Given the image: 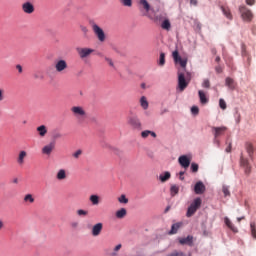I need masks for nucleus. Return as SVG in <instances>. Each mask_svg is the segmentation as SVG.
Here are the masks:
<instances>
[{
    "label": "nucleus",
    "mask_w": 256,
    "mask_h": 256,
    "mask_svg": "<svg viewBox=\"0 0 256 256\" xmlns=\"http://www.w3.org/2000/svg\"><path fill=\"white\" fill-rule=\"evenodd\" d=\"M191 81V73L187 72L186 76L182 72H178V89L179 91H185L189 87Z\"/></svg>",
    "instance_id": "f257e3e1"
},
{
    "label": "nucleus",
    "mask_w": 256,
    "mask_h": 256,
    "mask_svg": "<svg viewBox=\"0 0 256 256\" xmlns=\"http://www.w3.org/2000/svg\"><path fill=\"white\" fill-rule=\"evenodd\" d=\"M92 27V31L95 35V37H97L98 41L100 43H105V41H107V35L105 34V31L103 30V28H101L97 23L93 22L91 24Z\"/></svg>",
    "instance_id": "f03ea898"
},
{
    "label": "nucleus",
    "mask_w": 256,
    "mask_h": 256,
    "mask_svg": "<svg viewBox=\"0 0 256 256\" xmlns=\"http://www.w3.org/2000/svg\"><path fill=\"white\" fill-rule=\"evenodd\" d=\"M73 116L77 119L78 123H83L87 119V112L81 106H73L71 108Z\"/></svg>",
    "instance_id": "7ed1b4c3"
},
{
    "label": "nucleus",
    "mask_w": 256,
    "mask_h": 256,
    "mask_svg": "<svg viewBox=\"0 0 256 256\" xmlns=\"http://www.w3.org/2000/svg\"><path fill=\"white\" fill-rule=\"evenodd\" d=\"M201 203H203V201L200 197L194 199L187 209L186 217H193V215L197 213V210L201 208Z\"/></svg>",
    "instance_id": "20e7f679"
},
{
    "label": "nucleus",
    "mask_w": 256,
    "mask_h": 256,
    "mask_svg": "<svg viewBox=\"0 0 256 256\" xmlns=\"http://www.w3.org/2000/svg\"><path fill=\"white\" fill-rule=\"evenodd\" d=\"M63 71H65V60H56L54 63V68H47L46 73L51 75L53 73H63Z\"/></svg>",
    "instance_id": "39448f33"
},
{
    "label": "nucleus",
    "mask_w": 256,
    "mask_h": 256,
    "mask_svg": "<svg viewBox=\"0 0 256 256\" xmlns=\"http://www.w3.org/2000/svg\"><path fill=\"white\" fill-rule=\"evenodd\" d=\"M239 11L243 21L250 23V21L253 20V12H251V10H249L246 6H240Z\"/></svg>",
    "instance_id": "423d86ee"
},
{
    "label": "nucleus",
    "mask_w": 256,
    "mask_h": 256,
    "mask_svg": "<svg viewBox=\"0 0 256 256\" xmlns=\"http://www.w3.org/2000/svg\"><path fill=\"white\" fill-rule=\"evenodd\" d=\"M128 125H130V127H133L134 129H137L138 131H141V129H143L141 120H139L137 116L128 117Z\"/></svg>",
    "instance_id": "0eeeda50"
},
{
    "label": "nucleus",
    "mask_w": 256,
    "mask_h": 256,
    "mask_svg": "<svg viewBox=\"0 0 256 256\" xmlns=\"http://www.w3.org/2000/svg\"><path fill=\"white\" fill-rule=\"evenodd\" d=\"M172 57L174 59V62L175 63H179L180 64V67H182V69H185L187 67V58H181L179 56V51L175 50L173 53H172Z\"/></svg>",
    "instance_id": "6e6552de"
},
{
    "label": "nucleus",
    "mask_w": 256,
    "mask_h": 256,
    "mask_svg": "<svg viewBox=\"0 0 256 256\" xmlns=\"http://www.w3.org/2000/svg\"><path fill=\"white\" fill-rule=\"evenodd\" d=\"M76 51L80 59H87L92 53H95V50L92 48H77Z\"/></svg>",
    "instance_id": "1a4fd4ad"
},
{
    "label": "nucleus",
    "mask_w": 256,
    "mask_h": 256,
    "mask_svg": "<svg viewBox=\"0 0 256 256\" xmlns=\"http://www.w3.org/2000/svg\"><path fill=\"white\" fill-rule=\"evenodd\" d=\"M22 11L26 13V15H32V13H35V5L29 1L24 2L22 4Z\"/></svg>",
    "instance_id": "9d476101"
},
{
    "label": "nucleus",
    "mask_w": 256,
    "mask_h": 256,
    "mask_svg": "<svg viewBox=\"0 0 256 256\" xmlns=\"http://www.w3.org/2000/svg\"><path fill=\"white\" fill-rule=\"evenodd\" d=\"M227 131V127L221 126V127H212V133L215 137V139H219L222 135H225V132Z\"/></svg>",
    "instance_id": "9b49d317"
},
{
    "label": "nucleus",
    "mask_w": 256,
    "mask_h": 256,
    "mask_svg": "<svg viewBox=\"0 0 256 256\" xmlns=\"http://www.w3.org/2000/svg\"><path fill=\"white\" fill-rule=\"evenodd\" d=\"M240 165L245 169L246 175H249V173H251V166L249 165V160L243 157V154H241V157H240Z\"/></svg>",
    "instance_id": "f8f14e48"
},
{
    "label": "nucleus",
    "mask_w": 256,
    "mask_h": 256,
    "mask_svg": "<svg viewBox=\"0 0 256 256\" xmlns=\"http://www.w3.org/2000/svg\"><path fill=\"white\" fill-rule=\"evenodd\" d=\"M178 163L183 167L184 169L189 168V165H191V159H189L187 156L182 155L178 158Z\"/></svg>",
    "instance_id": "ddd939ff"
},
{
    "label": "nucleus",
    "mask_w": 256,
    "mask_h": 256,
    "mask_svg": "<svg viewBox=\"0 0 256 256\" xmlns=\"http://www.w3.org/2000/svg\"><path fill=\"white\" fill-rule=\"evenodd\" d=\"M194 193H196V195H203V193H205V184L201 181L197 182L194 186Z\"/></svg>",
    "instance_id": "4468645a"
},
{
    "label": "nucleus",
    "mask_w": 256,
    "mask_h": 256,
    "mask_svg": "<svg viewBox=\"0 0 256 256\" xmlns=\"http://www.w3.org/2000/svg\"><path fill=\"white\" fill-rule=\"evenodd\" d=\"M101 231H103V223H97L92 227V235L93 237H99L101 235Z\"/></svg>",
    "instance_id": "2eb2a0df"
},
{
    "label": "nucleus",
    "mask_w": 256,
    "mask_h": 256,
    "mask_svg": "<svg viewBox=\"0 0 256 256\" xmlns=\"http://www.w3.org/2000/svg\"><path fill=\"white\" fill-rule=\"evenodd\" d=\"M180 245H189V247H193V236L189 235L185 238H179Z\"/></svg>",
    "instance_id": "dca6fc26"
},
{
    "label": "nucleus",
    "mask_w": 256,
    "mask_h": 256,
    "mask_svg": "<svg viewBox=\"0 0 256 256\" xmlns=\"http://www.w3.org/2000/svg\"><path fill=\"white\" fill-rule=\"evenodd\" d=\"M26 158H27V152L25 150H21L17 158L18 165H25Z\"/></svg>",
    "instance_id": "f3484780"
},
{
    "label": "nucleus",
    "mask_w": 256,
    "mask_h": 256,
    "mask_svg": "<svg viewBox=\"0 0 256 256\" xmlns=\"http://www.w3.org/2000/svg\"><path fill=\"white\" fill-rule=\"evenodd\" d=\"M36 132L38 133V135L43 138L47 135L48 133V129H47V126L45 125H40L36 128Z\"/></svg>",
    "instance_id": "a211bd4d"
},
{
    "label": "nucleus",
    "mask_w": 256,
    "mask_h": 256,
    "mask_svg": "<svg viewBox=\"0 0 256 256\" xmlns=\"http://www.w3.org/2000/svg\"><path fill=\"white\" fill-rule=\"evenodd\" d=\"M161 29L164 31H171V21L169 18L164 19L160 24Z\"/></svg>",
    "instance_id": "6ab92c4d"
},
{
    "label": "nucleus",
    "mask_w": 256,
    "mask_h": 256,
    "mask_svg": "<svg viewBox=\"0 0 256 256\" xmlns=\"http://www.w3.org/2000/svg\"><path fill=\"white\" fill-rule=\"evenodd\" d=\"M221 11L226 19H229L230 21L233 20V14H231V9H229V7L221 6Z\"/></svg>",
    "instance_id": "aec40b11"
},
{
    "label": "nucleus",
    "mask_w": 256,
    "mask_h": 256,
    "mask_svg": "<svg viewBox=\"0 0 256 256\" xmlns=\"http://www.w3.org/2000/svg\"><path fill=\"white\" fill-rule=\"evenodd\" d=\"M198 95H199L200 103L202 105H207V103H209V98H207L203 90L198 91Z\"/></svg>",
    "instance_id": "412c9836"
},
{
    "label": "nucleus",
    "mask_w": 256,
    "mask_h": 256,
    "mask_svg": "<svg viewBox=\"0 0 256 256\" xmlns=\"http://www.w3.org/2000/svg\"><path fill=\"white\" fill-rule=\"evenodd\" d=\"M224 223L227 226L228 229L232 230L233 233H237V227H235V225H233V222H231V220L229 218H224Z\"/></svg>",
    "instance_id": "4be33fe9"
},
{
    "label": "nucleus",
    "mask_w": 256,
    "mask_h": 256,
    "mask_svg": "<svg viewBox=\"0 0 256 256\" xmlns=\"http://www.w3.org/2000/svg\"><path fill=\"white\" fill-rule=\"evenodd\" d=\"M245 147H246V151H247V153H248L250 159H253V155H254V153H255V150H254V148H253V144L247 142L246 145H245Z\"/></svg>",
    "instance_id": "5701e85b"
},
{
    "label": "nucleus",
    "mask_w": 256,
    "mask_h": 256,
    "mask_svg": "<svg viewBox=\"0 0 256 256\" xmlns=\"http://www.w3.org/2000/svg\"><path fill=\"white\" fill-rule=\"evenodd\" d=\"M125 217H127V209L121 208L120 210L116 211L117 219H125Z\"/></svg>",
    "instance_id": "b1692460"
},
{
    "label": "nucleus",
    "mask_w": 256,
    "mask_h": 256,
    "mask_svg": "<svg viewBox=\"0 0 256 256\" xmlns=\"http://www.w3.org/2000/svg\"><path fill=\"white\" fill-rule=\"evenodd\" d=\"M149 135H151V137H157V134L153 131L150 130H145L141 132V138L142 139H147L149 137Z\"/></svg>",
    "instance_id": "393cba45"
},
{
    "label": "nucleus",
    "mask_w": 256,
    "mask_h": 256,
    "mask_svg": "<svg viewBox=\"0 0 256 256\" xmlns=\"http://www.w3.org/2000/svg\"><path fill=\"white\" fill-rule=\"evenodd\" d=\"M42 153L44 155H51L53 153V144H48L42 148Z\"/></svg>",
    "instance_id": "a878e982"
},
{
    "label": "nucleus",
    "mask_w": 256,
    "mask_h": 256,
    "mask_svg": "<svg viewBox=\"0 0 256 256\" xmlns=\"http://www.w3.org/2000/svg\"><path fill=\"white\" fill-rule=\"evenodd\" d=\"M183 223L178 222L172 225L169 235H175Z\"/></svg>",
    "instance_id": "bb28decb"
},
{
    "label": "nucleus",
    "mask_w": 256,
    "mask_h": 256,
    "mask_svg": "<svg viewBox=\"0 0 256 256\" xmlns=\"http://www.w3.org/2000/svg\"><path fill=\"white\" fill-rule=\"evenodd\" d=\"M23 201L26 204H33V203H35V197H33V194H26L24 196Z\"/></svg>",
    "instance_id": "cd10ccee"
},
{
    "label": "nucleus",
    "mask_w": 256,
    "mask_h": 256,
    "mask_svg": "<svg viewBox=\"0 0 256 256\" xmlns=\"http://www.w3.org/2000/svg\"><path fill=\"white\" fill-rule=\"evenodd\" d=\"M140 105H141L142 109H144V110L149 109V102L147 101V97L142 96L140 98Z\"/></svg>",
    "instance_id": "c85d7f7f"
},
{
    "label": "nucleus",
    "mask_w": 256,
    "mask_h": 256,
    "mask_svg": "<svg viewBox=\"0 0 256 256\" xmlns=\"http://www.w3.org/2000/svg\"><path fill=\"white\" fill-rule=\"evenodd\" d=\"M159 179L161 183H165L166 181H169V179H171V173L165 172L164 174H160Z\"/></svg>",
    "instance_id": "c756f323"
},
{
    "label": "nucleus",
    "mask_w": 256,
    "mask_h": 256,
    "mask_svg": "<svg viewBox=\"0 0 256 256\" xmlns=\"http://www.w3.org/2000/svg\"><path fill=\"white\" fill-rule=\"evenodd\" d=\"M225 83H226V87H228L229 89H235V80H233L232 78L230 77H227L226 80H225Z\"/></svg>",
    "instance_id": "7c9ffc66"
},
{
    "label": "nucleus",
    "mask_w": 256,
    "mask_h": 256,
    "mask_svg": "<svg viewBox=\"0 0 256 256\" xmlns=\"http://www.w3.org/2000/svg\"><path fill=\"white\" fill-rule=\"evenodd\" d=\"M139 5H141L143 7V9L146 10L147 13H149V11H151V5H149V2H147V0H140Z\"/></svg>",
    "instance_id": "2f4dec72"
},
{
    "label": "nucleus",
    "mask_w": 256,
    "mask_h": 256,
    "mask_svg": "<svg viewBox=\"0 0 256 256\" xmlns=\"http://www.w3.org/2000/svg\"><path fill=\"white\" fill-rule=\"evenodd\" d=\"M90 202L92 203V205H99V196L98 195H91L89 198Z\"/></svg>",
    "instance_id": "473e14b6"
},
{
    "label": "nucleus",
    "mask_w": 256,
    "mask_h": 256,
    "mask_svg": "<svg viewBox=\"0 0 256 256\" xmlns=\"http://www.w3.org/2000/svg\"><path fill=\"white\" fill-rule=\"evenodd\" d=\"M251 235L253 239H256V224L255 222L250 223Z\"/></svg>",
    "instance_id": "72a5a7b5"
},
{
    "label": "nucleus",
    "mask_w": 256,
    "mask_h": 256,
    "mask_svg": "<svg viewBox=\"0 0 256 256\" xmlns=\"http://www.w3.org/2000/svg\"><path fill=\"white\" fill-rule=\"evenodd\" d=\"M170 193H171L172 197H175V195H177V193H179V188L177 187V185L171 186Z\"/></svg>",
    "instance_id": "f704fd0d"
},
{
    "label": "nucleus",
    "mask_w": 256,
    "mask_h": 256,
    "mask_svg": "<svg viewBox=\"0 0 256 256\" xmlns=\"http://www.w3.org/2000/svg\"><path fill=\"white\" fill-rule=\"evenodd\" d=\"M165 19H167V14H159L155 16V21H159L161 23H163Z\"/></svg>",
    "instance_id": "c9c22d12"
},
{
    "label": "nucleus",
    "mask_w": 256,
    "mask_h": 256,
    "mask_svg": "<svg viewBox=\"0 0 256 256\" xmlns=\"http://www.w3.org/2000/svg\"><path fill=\"white\" fill-rule=\"evenodd\" d=\"M124 7H132L133 5V0H119Z\"/></svg>",
    "instance_id": "e433bc0d"
},
{
    "label": "nucleus",
    "mask_w": 256,
    "mask_h": 256,
    "mask_svg": "<svg viewBox=\"0 0 256 256\" xmlns=\"http://www.w3.org/2000/svg\"><path fill=\"white\" fill-rule=\"evenodd\" d=\"M104 60L106 61V63H108V65L110 67H112L113 69H115V63L113 62V59L107 57V56H104Z\"/></svg>",
    "instance_id": "4c0bfd02"
},
{
    "label": "nucleus",
    "mask_w": 256,
    "mask_h": 256,
    "mask_svg": "<svg viewBox=\"0 0 256 256\" xmlns=\"http://www.w3.org/2000/svg\"><path fill=\"white\" fill-rule=\"evenodd\" d=\"M80 31L83 33L84 37H87V35H89V28H87V26H80Z\"/></svg>",
    "instance_id": "58836bf2"
},
{
    "label": "nucleus",
    "mask_w": 256,
    "mask_h": 256,
    "mask_svg": "<svg viewBox=\"0 0 256 256\" xmlns=\"http://www.w3.org/2000/svg\"><path fill=\"white\" fill-rule=\"evenodd\" d=\"M159 65L160 67H163L165 65V53H160V58H159Z\"/></svg>",
    "instance_id": "ea45409f"
},
{
    "label": "nucleus",
    "mask_w": 256,
    "mask_h": 256,
    "mask_svg": "<svg viewBox=\"0 0 256 256\" xmlns=\"http://www.w3.org/2000/svg\"><path fill=\"white\" fill-rule=\"evenodd\" d=\"M222 192L224 193V197H230L231 196V192L229 191V187H227V186H223Z\"/></svg>",
    "instance_id": "a19ab883"
},
{
    "label": "nucleus",
    "mask_w": 256,
    "mask_h": 256,
    "mask_svg": "<svg viewBox=\"0 0 256 256\" xmlns=\"http://www.w3.org/2000/svg\"><path fill=\"white\" fill-rule=\"evenodd\" d=\"M118 201H119V203H125V204L129 203V199H127V197H126L124 194H122V195L118 198Z\"/></svg>",
    "instance_id": "79ce46f5"
},
{
    "label": "nucleus",
    "mask_w": 256,
    "mask_h": 256,
    "mask_svg": "<svg viewBox=\"0 0 256 256\" xmlns=\"http://www.w3.org/2000/svg\"><path fill=\"white\" fill-rule=\"evenodd\" d=\"M219 107L222 108L224 111H225V109H227V103L225 102V100L223 98H221L219 100Z\"/></svg>",
    "instance_id": "37998d69"
},
{
    "label": "nucleus",
    "mask_w": 256,
    "mask_h": 256,
    "mask_svg": "<svg viewBox=\"0 0 256 256\" xmlns=\"http://www.w3.org/2000/svg\"><path fill=\"white\" fill-rule=\"evenodd\" d=\"M167 256H184L182 251L174 250L173 252L169 253Z\"/></svg>",
    "instance_id": "c03bdc74"
},
{
    "label": "nucleus",
    "mask_w": 256,
    "mask_h": 256,
    "mask_svg": "<svg viewBox=\"0 0 256 256\" xmlns=\"http://www.w3.org/2000/svg\"><path fill=\"white\" fill-rule=\"evenodd\" d=\"M81 155H83V151L82 150H77L76 152H74L72 154V157H74V159H79L81 157Z\"/></svg>",
    "instance_id": "a18cd8bd"
},
{
    "label": "nucleus",
    "mask_w": 256,
    "mask_h": 256,
    "mask_svg": "<svg viewBox=\"0 0 256 256\" xmlns=\"http://www.w3.org/2000/svg\"><path fill=\"white\" fill-rule=\"evenodd\" d=\"M57 179L61 180V179H65V170L61 169L58 174H57Z\"/></svg>",
    "instance_id": "49530a36"
},
{
    "label": "nucleus",
    "mask_w": 256,
    "mask_h": 256,
    "mask_svg": "<svg viewBox=\"0 0 256 256\" xmlns=\"http://www.w3.org/2000/svg\"><path fill=\"white\" fill-rule=\"evenodd\" d=\"M202 87H204L205 89H209V87H211V82L209 81V79H204Z\"/></svg>",
    "instance_id": "de8ad7c7"
},
{
    "label": "nucleus",
    "mask_w": 256,
    "mask_h": 256,
    "mask_svg": "<svg viewBox=\"0 0 256 256\" xmlns=\"http://www.w3.org/2000/svg\"><path fill=\"white\" fill-rule=\"evenodd\" d=\"M191 171H192V173H197V171H199V165L197 163H192Z\"/></svg>",
    "instance_id": "09e8293b"
},
{
    "label": "nucleus",
    "mask_w": 256,
    "mask_h": 256,
    "mask_svg": "<svg viewBox=\"0 0 256 256\" xmlns=\"http://www.w3.org/2000/svg\"><path fill=\"white\" fill-rule=\"evenodd\" d=\"M191 113H192L193 115H199V107L193 106V107L191 108Z\"/></svg>",
    "instance_id": "8fccbe9b"
},
{
    "label": "nucleus",
    "mask_w": 256,
    "mask_h": 256,
    "mask_svg": "<svg viewBox=\"0 0 256 256\" xmlns=\"http://www.w3.org/2000/svg\"><path fill=\"white\" fill-rule=\"evenodd\" d=\"M215 71H216V73H223V68L218 65L215 67Z\"/></svg>",
    "instance_id": "3c124183"
},
{
    "label": "nucleus",
    "mask_w": 256,
    "mask_h": 256,
    "mask_svg": "<svg viewBox=\"0 0 256 256\" xmlns=\"http://www.w3.org/2000/svg\"><path fill=\"white\" fill-rule=\"evenodd\" d=\"M77 213H78V215H80V216H81V215H87V211L81 210V209L78 210Z\"/></svg>",
    "instance_id": "603ef678"
},
{
    "label": "nucleus",
    "mask_w": 256,
    "mask_h": 256,
    "mask_svg": "<svg viewBox=\"0 0 256 256\" xmlns=\"http://www.w3.org/2000/svg\"><path fill=\"white\" fill-rule=\"evenodd\" d=\"M254 3H255V0H246V5L253 6Z\"/></svg>",
    "instance_id": "864d4df0"
},
{
    "label": "nucleus",
    "mask_w": 256,
    "mask_h": 256,
    "mask_svg": "<svg viewBox=\"0 0 256 256\" xmlns=\"http://www.w3.org/2000/svg\"><path fill=\"white\" fill-rule=\"evenodd\" d=\"M5 99V96L3 95V90L0 89V101H3Z\"/></svg>",
    "instance_id": "5fc2aeb1"
},
{
    "label": "nucleus",
    "mask_w": 256,
    "mask_h": 256,
    "mask_svg": "<svg viewBox=\"0 0 256 256\" xmlns=\"http://www.w3.org/2000/svg\"><path fill=\"white\" fill-rule=\"evenodd\" d=\"M16 69L19 71V73H23V67H21V65H17Z\"/></svg>",
    "instance_id": "6e6d98bb"
},
{
    "label": "nucleus",
    "mask_w": 256,
    "mask_h": 256,
    "mask_svg": "<svg viewBox=\"0 0 256 256\" xmlns=\"http://www.w3.org/2000/svg\"><path fill=\"white\" fill-rule=\"evenodd\" d=\"M179 175H180L181 181H183V180L185 179V177H183V175H185V172H184V171H181V172L179 173Z\"/></svg>",
    "instance_id": "4d7b16f0"
},
{
    "label": "nucleus",
    "mask_w": 256,
    "mask_h": 256,
    "mask_svg": "<svg viewBox=\"0 0 256 256\" xmlns=\"http://www.w3.org/2000/svg\"><path fill=\"white\" fill-rule=\"evenodd\" d=\"M214 143L219 147V145L221 144V142L219 141V139L214 137Z\"/></svg>",
    "instance_id": "13d9d810"
},
{
    "label": "nucleus",
    "mask_w": 256,
    "mask_h": 256,
    "mask_svg": "<svg viewBox=\"0 0 256 256\" xmlns=\"http://www.w3.org/2000/svg\"><path fill=\"white\" fill-rule=\"evenodd\" d=\"M3 227H5V223L0 219V231L3 229Z\"/></svg>",
    "instance_id": "bf43d9fd"
},
{
    "label": "nucleus",
    "mask_w": 256,
    "mask_h": 256,
    "mask_svg": "<svg viewBox=\"0 0 256 256\" xmlns=\"http://www.w3.org/2000/svg\"><path fill=\"white\" fill-rule=\"evenodd\" d=\"M121 249V244H118L115 248L114 251H119Z\"/></svg>",
    "instance_id": "052dcab7"
},
{
    "label": "nucleus",
    "mask_w": 256,
    "mask_h": 256,
    "mask_svg": "<svg viewBox=\"0 0 256 256\" xmlns=\"http://www.w3.org/2000/svg\"><path fill=\"white\" fill-rule=\"evenodd\" d=\"M190 4L197 6V0H190Z\"/></svg>",
    "instance_id": "680f3d73"
},
{
    "label": "nucleus",
    "mask_w": 256,
    "mask_h": 256,
    "mask_svg": "<svg viewBox=\"0 0 256 256\" xmlns=\"http://www.w3.org/2000/svg\"><path fill=\"white\" fill-rule=\"evenodd\" d=\"M226 153H231V145H229V147L226 148Z\"/></svg>",
    "instance_id": "e2e57ef3"
},
{
    "label": "nucleus",
    "mask_w": 256,
    "mask_h": 256,
    "mask_svg": "<svg viewBox=\"0 0 256 256\" xmlns=\"http://www.w3.org/2000/svg\"><path fill=\"white\" fill-rule=\"evenodd\" d=\"M215 61H216V63H219V61H221V57L217 56Z\"/></svg>",
    "instance_id": "0e129e2a"
},
{
    "label": "nucleus",
    "mask_w": 256,
    "mask_h": 256,
    "mask_svg": "<svg viewBox=\"0 0 256 256\" xmlns=\"http://www.w3.org/2000/svg\"><path fill=\"white\" fill-rule=\"evenodd\" d=\"M169 209H171V206H167L165 209V213H167L169 211Z\"/></svg>",
    "instance_id": "69168bd1"
},
{
    "label": "nucleus",
    "mask_w": 256,
    "mask_h": 256,
    "mask_svg": "<svg viewBox=\"0 0 256 256\" xmlns=\"http://www.w3.org/2000/svg\"><path fill=\"white\" fill-rule=\"evenodd\" d=\"M212 53H214V55L217 54V50L216 49H212Z\"/></svg>",
    "instance_id": "338daca9"
},
{
    "label": "nucleus",
    "mask_w": 256,
    "mask_h": 256,
    "mask_svg": "<svg viewBox=\"0 0 256 256\" xmlns=\"http://www.w3.org/2000/svg\"><path fill=\"white\" fill-rule=\"evenodd\" d=\"M242 219H243V218H238V222H241Z\"/></svg>",
    "instance_id": "774afa93"
}]
</instances>
